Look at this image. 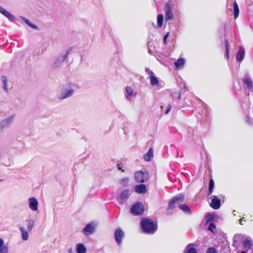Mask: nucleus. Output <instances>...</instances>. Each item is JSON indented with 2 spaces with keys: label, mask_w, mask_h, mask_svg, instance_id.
<instances>
[{
  "label": "nucleus",
  "mask_w": 253,
  "mask_h": 253,
  "mask_svg": "<svg viewBox=\"0 0 253 253\" xmlns=\"http://www.w3.org/2000/svg\"><path fill=\"white\" fill-rule=\"evenodd\" d=\"M72 49V48H69L66 51V53L60 57L56 61V64L57 66H58L60 65L61 63H63L65 59H67L68 55L71 53Z\"/></svg>",
  "instance_id": "16"
},
{
  "label": "nucleus",
  "mask_w": 253,
  "mask_h": 253,
  "mask_svg": "<svg viewBox=\"0 0 253 253\" xmlns=\"http://www.w3.org/2000/svg\"><path fill=\"white\" fill-rule=\"evenodd\" d=\"M245 56V50L244 47L240 46L236 55V59L238 62L241 63Z\"/></svg>",
  "instance_id": "12"
},
{
  "label": "nucleus",
  "mask_w": 253,
  "mask_h": 253,
  "mask_svg": "<svg viewBox=\"0 0 253 253\" xmlns=\"http://www.w3.org/2000/svg\"><path fill=\"white\" fill-rule=\"evenodd\" d=\"M29 208L33 211H37L39 207V203L35 197L29 198L28 200Z\"/></svg>",
  "instance_id": "9"
},
{
  "label": "nucleus",
  "mask_w": 253,
  "mask_h": 253,
  "mask_svg": "<svg viewBox=\"0 0 253 253\" xmlns=\"http://www.w3.org/2000/svg\"><path fill=\"white\" fill-rule=\"evenodd\" d=\"M175 10V3L172 1H169L166 4L165 7V21L167 22L172 20L174 17L173 11Z\"/></svg>",
  "instance_id": "4"
},
{
  "label": "nucleus",
  "mask_w": 253,
  "mask_h": 253,
  "mask_svg": "<svg viewBox=\"0 0 253 253\" xmlns=\"http://www.w3.org/2000/svg\"><path fill=\"white\" fill-rule=\"evenodd\" d=\"M21 232L22 238L24 241H27L29 239V234L24 227H20L19 228Z\"/></svg>",
  "instance_id": "25"
},
{
  "label": "nucleus",
  "mask_w": 253,
  "mask_h": 253,
  "mask_svg": "<svg viewBox=\"0 0 253 253\" xmlns=\"http://www.w3.org/2000/svg\"><path fill=\"white\" fill-rule=\"evenodd\" d=\"M241 253H246L245 251H242Z\"/></svg>",
  "instance_id": "46"
},
{
  "label": "nucleus",
  "mask_w": 253,
  "mask_h": 253,
  "mask_svg": "<svg viewBox=\"0 0 253 253\" xmlns=\"http://www.w3.org/2000/svg\"><path fill=\"white\" fill-rule=\"evenodd\" d=\"M14 116H11L8 118L5 119L1 122V126L2 127H5L7 126H8L9 125L11 124V123H12V122L14 120Z\"/></svg>",
  "instance_id": "19"
},
{
  "label": "nucleus",
  "mask_w": 253,
  "mask_h": 253,
  "mask_svg": "<svg viewBox=\"0 0 253 253\" xmlns=\"http://www.w3.org/2000/svg\"><path fill=\"white\" fill-rule=\"evenodd\" d=\"M173 96L175 98H180V92L175 93L173 94Z\"/></svg>",
  "instance_id": "40"
},
{
  "label": "nucleus",
  "mask_w": 253,
  "mask_h": 253,
  "mask_svg": "<svg viewBox=\"0 0 253 253\" xmlns=\"http://www.w3.org/2000/svg\"><path fill=\"white\" fill-rule=\"evenodd\" d=\"M124 167V164L121 163H119L117 165V168H118V169L122 170L123 172H124L125 171V170L123 169Z\"/></svg>",
  "instance_id": "37"
},
{
  "label": "nucleus",
  "mask_w": 253,
  "mask_h": 253,
  "mask_svg": "<svg viewBox=\"0 0 253 253\" xmlns=\"http://www.w3.org/2000/svg\"><path fill=\"white\" fill-rule=\"evenodd\" d=\"M129 181V178L127 177H124L121 179L120 181V183L123 186H126Z\"/></svg>",
  "instance_id": "32"
},
{
  "label": "nucleus",
  "mask_w": 253,
  "mask_h": 253,
  "mask_svg": "<svg viewBox=\"0 0 253 253\" xmlns=\"http://www.w3.org/2000/svg\"><path fill=\"white\" fill-rule=\"evenodd\" d=\"M28 224H27V228L29 232L31 231L34 225H35V221L32 219H29L28 220H27Z\"/></svg>",
  "instance_id": "30"
},
{
  "label": "nucleus",
  "mask_w": 253,
  "mask_h": 253,
  "mask_svg": "<svg viewBox=\"0 0 253 253\" xmlns=\"http://www.w3.org/2000/svg\"><path fill=\"white\" fill-rule=\"evenodd\" d=\"M130 191L128 189L124 190L120 194V200L124 201L128 198Z\"/></svg>",
  "instance_id": "21"
},
{
  "label": "nucleus",
  "mask_w": 253,
  "mask_h": 253,
  "mask_svg": "<svg viewBox=\"0 0 253 253\" xmlns=\"http://www.w3.org/2000/svg\"><path fill=\"white\" fill-rule=\"evenodd\" d=\"M194 244H189L186 246L184 253H198Z\"/></svg>",
  "instance_id": "18"
},
{
  "label": "nucleus",
  "mask_w": 253,
  "mask_h": 253,
  "mask_svg": "<svg viewBox=\"0 0 253 253\" xmlns=\"http://www.w3.org/2000/svg\"><path fill=\"white\" fill-rule=\"evenodd\" d=\"M210 199H211V202L210 206L215 210H217L220 207L221 201L220 199L216 196L211 195Z\"/></svg>",
  "instance_id": "10"
},
{
  "label": "nucleus",
  "mask_w": 253,
  "mask_h": 253,
  "mask_svg": "<svg viewBox=\"0 0 253 253\" xmlns=\"http://www.w3.org/2000/svg\"><path fill=\"white\" fill-rule=\"evenodd\" d=\"M8 248L7 246L4 245V241L0 238V253H8Z\"/></svg>",
  "instance_id": "26"
},
{
  "label": "nucleus",
  "mask_w": 253,
  "mask_h": 253,
  "mask_svg": "<svg viewBox=\"0 0 253 253\" xmlns=\"http://www.w3.org/2000/svg\"><path fill=\"white\" fill-rule=\"evenodd\" d=\"M215 228V225L212 223H211L208 227V230L210 231H211V232H213V230Z\"/></svg>",
  "instance_id": "35"
},
{
  "label": "nucleus",
  "mask_w": 253,
  "mask_h": 253,
  "mask_svg": "<svg viewBox=\"0 0 253 253\" xmlns=\"http://www.w3.org/2000/svg\"><path fill=\"white\" fill-rule=\"evenodd\" d=\"M97 224L94 222H91L87 224L83 229V233L86 236L92 235L95 231Z\"/></svg>",
  "instance_id": "7"
},
{
  "label": "nucleus",
  "mask_w": 253,
  "mask_h": 253,
  "mask_svg": "<svg viewBox=\"0 0 253 253\" xmlns=\"http://www.w3.org/2000/svg\"><path fill=\"white\" fill-rule=\"evenodd\" d=\"M145 72L147 73L150 77H151L153 75V72L152 71L150 70L148 68H146L145 69Z\"/></svg>",
  "instance_id": "38"
},
{
  "label": "nucleus",
  "mask_w": 253,
  "mask_h": 253,
  "mask_svg": "<svg viewBox=\"0 0 253 253\" xmlns=\"http://www.w3.org/2000/svg\"><path fill=\"white\" fill-rule=\"evenodd\" d=\"M135 191L138 194H144L146 192V187L144 184H141L135 186Z\"/></svg>",
  "instance_id": "17"
},
{
  "label": "nucleus",
  "mask_w": 253,
  "mask_h": 253,
  "mask_svg": "<svg viewBox=\"0 0 253 253\" xmlns=\"http://www.w3.org/2000/svg\"><path fill=\"white\" fill-rule=\"evenodd\" d=\"M153 157V148L151 147L148 152L145 154L143 156V159L146 162H149L151 160V159Z\"/></svg>",
  "instance_id": "20"
},
{
  "label": "nucleus",
  "mask_w": 253,
  "mask_h": 253,
  "mask_svg": "<svg viewBox=\"0 0 253 253\" xmlns=\"http://www.w3.org/2000/svg\"><path fill=\"white\" fill-rule=\"evenodd\" d=\"M0 13L3 15L5 17L11 21H13L16 19L15 17L6 11L4 8L0 5Z\"/></svg>",
  "instance_id": "14"
},
{
  "label": "nucleus",
  "mask_w": 253,
  "mask_h": 253,
  "mask_svg": "<svg viewBox=\"0 0 253 253\" xmlns=\"http://www.w3.org/2000/svg\"><path fill=\"white\" fill-rule=\"evenodd\" d=\"M164 16L162 14H159L157 17V27H161L163 23Z\"/></svg>",
  "instance_id": "29"
},
{
  "label": "nucleus",
  "mask_w": 253,
  "mask_h": 253,
  "mask_svg": "<svg viewBox=\"0 0 253 253\" xmlns=\"http://www.w3.org/2000/svg\"><path fill=\"white\" fill-rule=\"evenodd\" d=\"M150 84L152 86L158 85L159 84V82L157 78L154 76L150 77Z\"/></svg>",
  "instance_id": "28"
},
{
  "label": "nucleus",
  "mask_w": 253,
  "mask_h": 253,
  "mask_svg": "<svg viewBox=\"0 0 253 253\" xmlns=\"http://www.w3.org/2000/svg\"><path fill=\"white\" fill-rule=\"evenodd\" d=\"M20 19L22 20L23 22H24L26 24H27L29 27H30L31 28H32L34 30H43V28L39 27L37 26L36 25L32 23L31 21L27 19H26L25 17L23 16H20Z\"/></svg>",
  "instance_id": "15"
},
{
  "label": "nucleus",
  "mask_w": 253,
  "mask_h": 253,
  "mask_svg": "<svg viewBox=\"0 0 253 253\" xmlns=\"http://www.w3.org/2000/svg\"><path fill=\"white\" fill-rule=\"evenodd\" d=\"M76 251L77 253H86V248L85 246L81 243L76 245Z\"/></svg>",
  "instance_id": "22"
},
{
  "label": "nucleus",
  "mask_w": 253,
  "mask_h": 253,
  "mask_svg": "<svg viewBox=\"0 0 253 253\" xmlns=\"http://www.w3.org/2000/svg\"><path fill=\"white\" fill-rule=\"evenodd\" d=\"M185 60L183 58L178 59L175 63L174 65L176 69H182L184 65Z\"/></svg>",
  "instance_id": "23"
},
{
  "label": "nucleus",
  "mask_w": 253,
  "mask_h": 253,
  "mask_svg": "<svg viewBox=\"0 0 253 253\" xmlns=\"http://www.w3.org/2000/svg\"><path fill=\"white\" fill-rule=\"evenodd\" d=\"M1 81L3 83V88L5 91H8V88L7 86V79L5 76H2L1 77Z\"/></svg>",
  "instance_id": "31"
},
{
  "label": "nucleus",
  "mask_w": 253,
  "mask_h": 253,
  "mask_svg": "<svg viewBox=\"0 0 253 253\" xmlns=\"http://www.w3.org/2000/svg\"><path fill=\"white\" fill-rule=\"evenodd\" d=\"M242 219L243 218H241L239 219V223L241 224V225H243V223H242Z\"/></svg>",
  "instance_id": "45"
},
{
  "label": "nucleus",
  "mask_w": 253,
  "mask_h": 253,
  "mask_svg": "<svg viewBox=\"0 0 253 253\" xmlns=\"http://www.w3.org/2000/svg\"><path fill=\"white\" fill-rule=\"evenodd\" d=\"M144 206L141 203L133 205L130 209L131 213L133 215H140L144 212Z\"/></svg>",
  "instance_id": "8"
},
{
  "label": "nucleus",
  "mask_w": 253,
  "mask_h": 253,
  "mask_svg": "<svg viewBox=\"0 0 253 253\" xmlns=\"http://www.w3.org/2000/svg\"><path fill=\"white\" fill-rule=\"evenodd\" d=\"M212 191L213 189H211V188H209V196L211 195Z\"/></svg>",
  "instance_id": "43"
},
{
  "label": "nucleus",
  "mask_w": 253,
  "mask_h": 253,
  "mask_svg": "<svg viewBox=\"0 0 253 253\" xmlns=\"http://www.w3.org/2000/svg\"><path fill=\"white\" fill-rule=\"evenodd\" d=\"M243 236L240 234L236 235L234 237V244L238 242L240 240H242L243 246L245 249H250L253 245L252 239L249 237H246L244 239Z\"/></svg>",
  "instance_id": "6"
},
{
  "label": "nucleus",
  "mask_w": 253,
  "mask_h": 253,
  "mask_svg": "<svg viewBox=\"0 0 253 253\" xmlns=\"http://www.w3.org/2000/svg\"><path fill=\"white\" fill-rule=\"evenodd\" d=\"M171 105H170V104L168 105V106H167V108L166 111L165 112L166 114H168L169 112V111L171 109Z\"/></svg>",
  "instance_id": "39"
},
{
  "label": "nucleus",
  "mask_w": 253,
  "mask_h": 253,
  "mask_svg": "<svg viewBox=\"0 0 253 253\" xmlns=\"http://www.w3.org/2000/svg\"><path fill=\"white\" fill-rule=\"evenodd\" d=\"M246 122L249 124H251L252 123L251 121L250 120L249 117L248 116L246 117Z\"/></svg>",
  "instance_id": "42"
},
{
  "label": "nucleus",
  "mask_w": 253,
  "mask_h": 253,
  "mask_svg": "<svg viewBox=\"0 0 253 253\" xmlns=\"http://www.w3.org/2000/svg\"><path fill=\"white\" fill-rule=\"evenodd\" d=\"M184 199V195L182 194H178L175 197L171 199L169 203L168 210H172L176 206H178L179 209L184 211L186 213H190L191 211L188 206L185 204H180Z\"/></svg>",
  "instance_id": "1"
},
{
  "label": "nucleus",
  "mask_w": 253,
  "mask_h": 253,
  "mask_svg": "<svg viewBox=\"0 0 253 253\" xmlns=\"http://www.w3.org/2000/svg\"><path fill=\"white\" fill-rule=\"evenodd\" d=\"M68 252L69 253H72L73 249L71 248H70L68 250Z\"/></svg>",
  "instance_id": "44"
},
{
  "label": "nucleus",
  "mask_w": 253,
  "mask_h": 253,
  "mask_svg": "<svg viewBox=\"0 0 253 253\" xmlns=\"http://www.w3.org/2000/svg\"><path fill=\"white\" fill-rule=\"evenodd\" d=\"M169 33H167L166 35H165L164 38H163V42H164L166 44V41L168 37L169 36Z\"/></svg>",
  "instance_id": "41"
},
{
  "label": "nucleus",
  "mask_w": 253,
  "mask_h": 253,
  "mask_svg": "<svg viewBox=\"0 0 253 253\" xmlns=\"http://www.w3.org/2000/svg\"><path fill=\"white\" fill-rule=\"evenodd\" d=\"M141 226L143 231L147 234H153L157 229V225L147 218H143L141 221Z\"/></svg>",
  "instance_id": "2"
},
{
  "label": "nucleus",
  "mask_w": 253,
  "mask_h": 253,
  "mask_svg": "<svg viewBox=\"0 0 253 253\" xmlns=\"http://www.w3.org/2000/svg\"><path fill=\"white\" fill-rule=\"evenodd\" d=\"M225 48H226V54L227 56V59L229 58V43L227 40L225 39Z\"/></svg>",
  "instance_id": "33"
},
{
  "label": "nucleus",
  "mask_w": 253,
  "mask_h": 253,
  "mask_svg": "<svg viewBox=\"0 0 253 253\" xmlns=\"http://www.w3.org/2000/svg\"><path fill=\"white\" fill-rule=\"evenodd\" d=\"M125 236L124 232L120 228L116 229L115 232V241L118 245H120L122 243V240Z\"/></svg>",
  "instance_id": "13"
},
{
  "label": "nucleus",
  "mask_w": 253,
  "mask_h": 253,
  "mask_svg": "<svg viewBox=\"0 0 253 253\" xmlns=\"http://www.w3.org/2000/svg\"><path fill=\"white\" fill-rule=\"evenodd\" d=\"M73 86V84H66L63 86L58 96V99L63 100L72 96L75 92Z\"/></svg>",
  "instance_id": "3"
},
{
  "label": "nucleus",
  "mask_w": 253,
  "mask_h": 253,
  "mask_svg": "<svg viewBox=\"0 0 253 253\" xmlns=\"http://www.w3.org/2000/svg\"><path fill=\"white\" fill-rule=\"evenodd\" d=\"M214 181L211 178L210 180V182H209V188H211V189H213V187H214Z\"/></svg>",
  "instance_id": "36"
},
{
  "label": "nucleus",
  "mask_w": 253,
  "mask_h": 253,
  "mask_svg": "<svg viewBox=\"0 0 253 253\" xmlns=\"http://www.w3.org/2000/svg\"><path fill=\"white\" fill-rule=\"evenodd\" d=\"M243 82L248 89H251L253 88V82L251 78H245L243 79Z\"/></svg>",
  "instance_id": "24"
},
{
  "label": "nucleus",
  "mask_w": 253,
  "mask_h": 253,
  "mask_svg": "<svg viewBox=\"0 0 253 253\" xmlns=\"http://www.w3.org/2000/svg\"><path fill=\"white\" fill-rule=\"evenodd\" d=\"M149 177V173L145 169L137 171L134 173V179L136 182L143 183L146 181Z\"/></svg>",
  "instance_id": "5"
},
{
  "label": "nucleus",
  "mask_w": 253,
  "mask_h": 253,
  "mask_svg": "<svg viewBox=\"0 0 253 253\" xmlns=\"http://www.w3.org/2000/svg\"><path fill=\"white\" fill-rule=\"evenodd\" d=\"M136 96V92H134L133 88L129 86H127L126 87L125 97L128 101H131L133 97Z\"/></svg>",
  "instance_id": "11"
},
{
  "label": "nucleus",
  "mask_w": 253,
  "mask_h": 253,
  "mask_svg": "<svg viewBox=\"0 0 253 253\" xmlns=\"http://www.w3.org/2000/svg\"><path fill=\"white\" fill-rule=\"evenodd\" d=\"M207 253H217L216 250L214 248H209L207 251Z\"/></svg>",
  "instance_id": "34"
},
{
  "label": "nucleus",
  "mask_w": 253,
  "mask_h": 253,
  "mask_svg": "<svg viewBox=\"0 0 253 253\" xmlns=\"http://www.w3.org/2000/svg\"><path fill=\"white\" fill-rule=\"evenodd\" d=\"M234 15L235 19L237 18L239 14V9L237 3L235 1L233 3Z\"/></svg>",
  "instance_id": "27"
}]
</instances>
